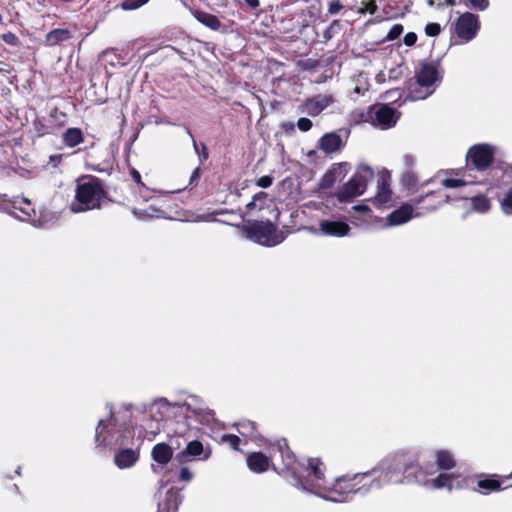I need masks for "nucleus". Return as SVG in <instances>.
<instances>
[{
    "mask_svg": "<svg viewBox=\"0 0 512 512\" xmlns=\"http://www.w3.org/2000/svg\"><path fill=\"white\" fill-rule=\"evenodd\" d=\"M286 446V444H284ZM283 459V471L288 481L298 489L332 502L345 501V495H365L372 490L367 472L352 476L344 475L329 482L325 478V465L319 458H308L298 462L288 447L278 445Z\"/></svg>",
    "mask_w": 512,
    "mask_h": 512,
    "instance_id": "obj_1",
    "label": "nucleus"
},
{
    "mask_svg": "<svg viewBox=\"0 0 512 512\" xmlns=\"http://www.w3.org/2000/svg\"><path fill=\"white\" fill-rule=\"evenodd\" d=\"M412 459L406 453H397L381 460L378 465L367 473L373 478L369 481L372 490L382 489L390 484H401L412 468Z\"/></svg>",
    "mask_w": 512,
    "mask_h": 512,
    "instance_id": "obj_2",
    "label": "nucleus"
},
{
    "mask_svg": "<svg viewBox=\"0 0 512 512\" xmlns=\"http://www.w3.org/2000/svg\"><path fill=\"white\" fill-rule=\"evenodd\" d=\"M105 197L100 181L95 177L79 179L75 189V199L70 204L73 213H81L98 209Z\"/></svg>",
    "mask_w": 512,
    "mask_h": 512,
    "instance_id": "obj_3",
    "label": "nucleus"
},
{
    "mask_svg": "<svg viewBox=\"0 0 512 512\" xmlns=\"http://www.w3.org/2000/svg\"><path fill=\"white\" fill-rule=\"evenodd\" d=\"M438 67L432 63H424L416 72L415 81L409 85L408 97L412 101L423 100L434 93L441 81Z\"/></svg>",
    "mask_w": 512,
    "mask_h": 512,
    "instance_id": "obj_4",
    "label": "nucleus"
},
{
    "mask_svg": "<svg viewBox=\"0 0 512 512\" xmlns=\"http://www.w3.org/2000/svg\"><path fill=\"white\" fill-rule=\"evenodd\" d=\"M142 412V429L144 437L149 440L153 439L163 428V422L170 411V404L166 399H157L154 402L143 405Z\"/></svg>",
    "mask_w": 512,
    "mask_h": 512,
    "instance_id": "obj_5",
    "label": "nucleus"
},
{
    "mask_svg": "<svg viewBox=\"0 0 512 512\" xmlns=\"http://www.w3.org/2000/svg\"><path fill=\"white\" fill-rule=\"evenodd\" d=\"M127 438L123 426L112 414L107 420H100L96 427L95 440L98 445L121 446L127 443Z\"/></svg>",
    "mask_w": 512,
    "mask_h": 512,
    "instance_id": "obj_6",
    "label": "nucleus"
},
{
    "mask_svg": "<svg viewBox=\"0 0 512 512\" xmlns=\"http://www.w3.org/2000/svg\"><path fill=\"white\" fill-rule=\"evenodd\" d=\"M247 237L263 246H276L284 241V233L278 231L277 227L267 221H255L245 227Z\"/></svg>",
    "mask_w": 512,
    "mask_h": 512,
    "instance_id": "obj_7",
    "label": "nucleus"
},
{
    "mask_svg": "<svg viewBox=\"0 0 512 512\" xmlns=\"http://www.w3.org/2000/svg\"><path fill=\"white\" fill-rule=\"evenodd\" d=\"M373 177L374 171L371 167L365 164L359 165L354 176L337 192L338 200L340 202H347L352 198L362 195Z\"/></svg>",
    "mask_w": 512,
    "mask_h": 512,
    "instance_id": "obj_8",
    "label": "nucleus"
},
{
    "mask_svg": "<svg viewBox=\"0 0 512 512\" xmlns=\"http://www.w3.org/2000/svg\"><path fill=\"white\" fill-rule=\"evenodd\" d=\"M497 148L488 143L475 144L466 154L467 162L478 171L486 170L494 161Z\"/></svg>",
    "mask_w": 512,
    "mask_h": 512,
    "instance_id": "obj_9",
    "label": "nucleus"
},
{
    "mask_svg": "<svg viewBox=\"0 0 512 512\" xmlns=\"http://www.w3.org/2000/svg\"><path fill=\"white\" fill-rule=\"evenodd\" d=\"M398 119L399 113L386 104L370 107L366 118L374 127L381 130L392 128Z\"/></svg>",
    "mask_w": 512,
    "mask_h": 512,
    "instance_id": "obj_10",
    "label": "nucleus"
},
{
    "mask_svg": "<svg viewBox=\"0 0 512 512\" xmlns=\"http://www.w3.org/2000/svg\"><path fill=\"white\" fill-rule=\"evenodd\" d=\"M480 23L478 16L465 12L456 21L455 32L463 43L471 41L478 33Z\"/></svg>",
    "mask_w": 512,
    "mask_h": 512,
    "instance_id": "obj_11",
    "label": "nucleus"
},
{
    "mask_svg": "<svg viewBox=\"0 0 512 512\" xmlns=\"http://www.w3.org/2000/svg\"><path fill=\"white\" fill-rule=\"evenodd\" d=\"M211 456V450L209 447L198 441L193 440L187 443L185 449L176 455V460L180 463L190 462L194 459L207 460Z\"/></svg>",
    "mask_w": 512,
    "mask_h": 512,
    "instance_id": "obj_12",
    "label": "nucleus"
},
{
    "mask_svg": "<svg viewBox=\"0 0 512 512\" xmlns=\"http://www.w3.org/2000/svg\"><path fill=\"white\" fill-rule=\"evenodd\" d=\"M335 102V98L331 94H318L307 99L301 105V111L310 116L319 115L324 109Z\"/></svg>",
    "mask_w": 512,
    "mask_h": 512,
    "instance_id": "obj_13",
    "label": "nucleus"
},
{
    "mask_svg": "<svg viewBox=\"0 0 512 512\" xmlns=\"http://www.w3.org/2000/svg\"><path fill=\"white\" fill-rule=\"evenodd\" d=\"M373 203L379 208H389L394 203L387 174H382L377 181V193L373 198Z\"/></svg>",
    "mask_w": 512,
    "mask_h": 512,
    "instance_id": "obj_14",
    "label": "nucleus"
},
{
    "mask_svg": "<svg viewBox=\"0 0 512 512\" xmlns=\"http://www.w3.org/2000/svg\"><path fill=\"white\" fill-rule=\"evenodd\" d=\"M190 401L186 403L187 409L191 411L197 420L206 426H213L215 423L214 412L204 406L196 396H191Z\"/></svg>",
    "mask_w": 512,
    "mask_h": 512,
    "instance_id": "obj_15",
    "label": "nucleus"
},
{
    "mask_svg": "<svg viewBox=\"0 0 512 512\" xmlns=\"http://www.w3.org/2000/svg\"><path fill=\"white\" fill-rule=\"evenodd\" d=\"M422 213H414V207L411 204H403L398 209L394 210L387 216L388 226H398L405 224L413 217H420Z\"/></svg>",
    "mask_w": 512,
    "mask_h": 512,
    "instance_id": "obj_16",
    "label": "nucleus"
},
{
    "mask_svg": "<svg viewBox=\"0 0 512 512\" xmlns=\"http://www.w3.org/2000/svg\"><path fill=\"white\" fill-rule=\"evenodd\" d=\"M319 231L324 236L343 237L348 235L350 226L343 221L322 220L319 223Z\"/></svg>",
    "mask_w": 512,
    "mask_h": 512,
    "instance_id": "obj_17",
    "label": "nucleus"
},
{
    "mask_svg": "<svg viewBox=\"0 0 512 512\" xmlns=\"http://www.w3.org/2000/svg\"><path fill=\"white\" fill-rule=\"evenodd\" d=\"M183 496L180 491L174 488L167 490L165 498L158 504V512H177L182 503Z\"/></svg>",
    "mask_w": 512,
    "mask_h": 512,
    "instance_id": "obj_18",
    "label": "nucleus"
},
{
    "mask_svg": "<svg viewBox=\"0 0 512 512\" xmlns=\"http://www.w3.org/2000/svg\"><path fill=\"white\" fill-rule=\"evenodd\" d=\"M138 459L139 452L131 448L122 449L114 455V463L119 469H127L134 466Z\"/></svg>",
    "mask_w": 512,
    "mask_h": 512,
    "instance_id": "obj_19",
    "label": "nucleus"
},
{
    "mask_svg": "<svg viewBox=\"0 0 512 512\" xmlns=\"http://www.w3.org/2000/svg\"><path fill=\"white\" fill-rule=\"evenodd\" d=\"M343 145L344 143L340 135L336 132H331L323 135L320 138L318 147L324 153L330 154L340 150Z\"/></svg>",
    "mask_w": 512,
    "mask_h": 512,
    "instance_id": "obj_20",
    "label": "nucleus"
},
{
    "mask_svg": "<svg viewBox=\"0 0 512 512\" xmlns=\"http://www.w3.org/2000/svg\"><path fill=\"white\" fill-rule=\"evenodd\" d=\"M271 463L270 457L261 452H254L247 457V466L255 473H262L268 470Z\"/></svg>",
    "mask_w": 512,
    "mask_h": 512,
    "instance_id": "obj_21",
    "label": "nucleus"
},
{
    "mask_svg": "<svg viewBox=\"0 0 512 512\" xmlns=\"http://www.w3.org/2000/svg\"><path fill=\"white\" fill-rule=\"evenodd\" d=\"M152 458L155 462L165 465L170 462L173 456L172 448L166 443L156 444L151 452Z\"/></svg>",
    "mask_w": 512,
    "mask_h": 512,
    "instance_id": "obj_22",
    "label": "nucleus"
},
{
    "mask_svg": "<svg viewBox=\"0 0 512 512\" xmlns=\"http://www.w3.org/2000/svg\"><path fill=\"white\" fill-rule=\"evenodd\" d=\"M416 481L424 486H430L435 489H441V488H447L449 491L452 490V481L454 479L453 474L448 473H441L436 478L421 482L420 479H418V475H415Z\"/></svg>",
    "mask_w": 512,
    "mask_h": 512,
    "instance_id": "obj_23",
    "label": "nucleus"
},
{
    "mask_svg": "<svg viewBox=\"0 0 512 512\" xmlns=\"http://www.w3.org/2000/svg\"><path fill=\"white\" fill-rule=\"evenodd\" d=\"M466 203L471 212L480 214L488 212L491 206L489 199L483 195L466 198Z\"/></svg>",
    "mask_w": 512,
    "mask_h": 512,
    "instance_id": "obj_24",
    "label": "nucleus"
},
{
    "mask_svg": "<svg viewBox=\"0 0 512 512\" xmlns=\"http://www.w3.org/2000/svg\"><path fill=\"white\" fill-rule=\"evenodd\" d=\"M436 464L438 469L450 470L455 467L456 461L453 454L448 450H438L436 452Z\"/></svg>",
    "mask_w": 512,
    "mask_h": 512,
    "instance_id": "obj_25",
    "label": "nucleus"
},
{
    "mask_svg": "<svg viewBox=\"0 0 512 512\" xmlns=\"http://www.w3.org/2000/svg\"><path fill=\"white\" fill-rule=\"evenodd\" d=\"M63 142L68 147H75L83 142V134L79 128H69L62 135Z\"/></svg>",
    "mask_w": 512,
    "mask_h": 512,
    "instance_id": "obj_26",
    "label": "nucleus"
},
{
    "mask_svg": "<svg viewBox=\"0 0 512 512\" xmlns=\"http://www.w3.org/2000/svg\"><path fill=\"white\" fill-rule=\"evenodd\" d=\"M195 18L206 27L212 29V30H219L221 28V22L219 19L212 14L197 11L194 13Z\"/></svg>",
    "mask_w": 512,
    "mask_h": 512,
    "instance_id": "obj_27",
    "label": "nucleus"
},
{
    "mask_svg": "<svg viewBox=\"0 0 512 512\" xmlns=\"http://www.w3.org/2000/svg\"><path fill=\"white\" fill-rule=\"evenodd\" d=\"M354 82L353 92L358 95H364L369 90V78L366 73L359 72L352 79Z\"/></svg>",
    "mask_w": 512,
    "mask_h": 512,
    "instance_id": "obj_28",
    "label": "nucleus"
},
{
    "mask_svg": "<svg viewBox=\"0 0 512 512\" xmlns=\"http://www.w3.org/2000/svg\"><path fill=\"white\" fill-rule=\"evenodd\" d=\"M477 486L485 494L493 492V491H498L501 488V484H500L499 480L496 479L495 475L485 478V479H480L477 482Z\"/></svg>",
    "mask_w": 512,
    "mask_h": 512,
    "instance_id": "obj_29",
    "label": "nucleus"
},
{
    "mask_svg": "<svg viewBox=\"0 0 512 512\" xmlns=\"http://www.w3.org/2000/svg\"><path fill=\"white\" fill-rule=\"evenodd\" d=\"M69 38L70 32L66 29H55L47 34V41L52 45L68 40Z\"/></svg>",
    "mask_w": 512,
    "mask_h": 512,
    "instance_id": "obj_30",
    "label": "nucleus"
},
{
    "mask_svg": "<svg viewBox=\"0 0 512 512\" xmlns=\"http://www.w3.org/2000/svg\"><path fill=\"white\" fill-rule=\"evenodd\" d=\"M160 213L161 211L153 205L149 206V208L145 210L133 209V214L139 219L148 217H161Z\"/></svg>",
    "mask_w": 512,
    "mask_h": 512,
    "instance_id": "obj_31",
    "label": "nucleus"
},
{
    "mask_svg": "<svg viewBox=\"0 0 512 512\" xmlns=\"http://www.w3.org/2000/svg\"><path fill=\"white\" fill-rule=\"evenodd\" d=\"M464 4L467 8L475 11H485L490 5L489 0H464Z\"/></svg>",
    "mask_w": 512,
    "mask_h": 512,
    "instance_id": "obj_32",
    "label": "nucleus"
},
{
    "mask_svg": "<svg viewBox=\"0 0 512 512\" xmlns=\"http://www.w3.org/2000/svg\"><path fill=\"white\" fill-rule=\"evenodd\" d=\"M502 210L506 215L512 214V190L508 191L501 201Z\"/></svg>",
    "mask_w": 512,
    "mask_h": 512,
    "instance_id": "obj_33",
    "label": "nucleus"
},
{
    "mask_svg": "<svg viewBox=\"0 0 512 512\" xmlns=\"http://www.w3.org/2000/svg\"><path fill=\"white\" fill-rule=\"evenodd\" d=\"M442 185L446 188H459L467 185L463 179L458 178H446L442 180Z\"/></svg>",
    "mask_w": 512,
    "mask_h": 512,
    "instance_id": "obj_34",
    "label": "nucleus"
},
{
    "mask_svg": "<svg viewBox=\"0 0 512 512\" xmlns=\"http://www.w3.org/2000/svg\"><path fill=\"white\" fill-rule=\"evenodd\" d=\"M347 166L346 163H340L334 166L329 172H327L324 176V181L326 183L332 181V178L336 175H340L342 173V169Z\"/></svg>",
    "mask_w": 512,
    "mask_h": 512,
    "instance_id": "obj_35",
    "label": "nucleus"
},
{
    "mask_svg": "<svg viewBox=\"0 0 512 512\" xmlns=\"http://www.w3.org/2000/svg\"><path fill=\"white\" fill-rule=\"evenodd\" d=\"M222 442L227 443L234 450H239L240 438L233 434H224L221 438Z\"/></svg>",
    "mask_w": 512,
    "mask_h": 512,
    "instance_id": "obj_36",
    "label": "nucleus"
},
{
    "mask_svg": "<svg viewBox=\"0 0 512 512\" xmlns=\"http://www.w3.org/2000/svg\"><path fill=\"white\" fill-rule=\"evenodd\" d=\"M403 32V26L401 24H395L389 30L386 40L392 41L397 39Z\"/></svg>",
    "mask_w": 512,
    "mask_h": 512,
    "instance_id": "obj_37",
    "label": "nucleus"
},
{
    "mask_svg": "<svg viewBox=\"0 0 512 512\" xmlns=\"http://www.w3.org/2000/svg\"><path fill=\"white\" fill-rule=\"evenodd\" d=\"M441 31V27L437 23H429L425 27V32L428 36H437Z\"/></svg>",
    "mask_w": 512,
    "mask_h": 512,
    "instance_id": "obj_38",
    "label": "nucleus"
},
{
    "mask_svg": "<svg viewBox=\"0 0 512 512\" xmlns=\"http://www.w3.org/2000/svg\"><path fill=\"white\" fill-rule=\"evenodd\" d=\"M297 127L300 131L306 132L311 129L312 121L308 118L302 117L298 120Z\"/></svg>",
    "mask_w": 512,
    "mask_h": 512,
    "instance_id": "obj_39",
    "label": "nucleus"
},
{
    "mask_svg": "<svg viewBox=\"0 0 512 512\" xmlns=\"http://www.w3.org/2000/svg\"><path fill=\"white\" fill-rule=\"evenodd\" d=\"M341 9H343V5L339 0H332L328 6V12L331 15L337 14Z\"/></svg>",
    "mask_w": 512,
    "mask_h": 512,
    "instance_id": "obj_40",
    "label": "nucleus"
},
{
    "mask_svg": "<svg viewBox=\"0 0 512 512\" xmlns=\"http://www.w3.org/2000/svg\"><path fill=\"white\" fill-rule=\"evenodd\" d=\"M273 183V178L271 176H268V175H265V176H262L260 177L258 180H257V186L261 187V188H268L272 185Z\"/></svg>",
    "mask_w": 512,
    "mask_h": 512,
    "instance_id": "obj_41",
    "label": "nucleus"
},
{
    "mask_svg": "<svg viewBox=\"0 0 512 512\" xmlns=\"http://www.w3.org/2000/svg\"><path fill=\"white\" fill-rule=\"evenodd\" d=\"M179 478L181 481L189 482L193 478V473L187 467L180 469Z\"/></svg>",
    "mask_w": 512,
    "mask_h": 512,
    "instance_id": "obj_42",
    "label": "nucleus"
},
{
    "mask_svg": "<svg viewBox=\"0 0 512 512\" xmlns=\"http://www.w3.org/2000/svg\"><path fill=\"white\" fill-rule=\"evenodd\" d=\"M339 25L338 20H334L329 27L324 31L323 37L326 41L330 40L333 36L334 28Z\"/></svg>",
    "mask_w": 512,
    "mask_h": 512,
    "instance_id": "obj_43",
    "label": "nucleus"
},
{
    "mask_svg": "<svg viewBox=\"0 0 512 512\" xmlns=\"http://www.w3.org/2000/svg\"><path fill=\"white\" fill-rule=\"evenodd\" d=\"M402 182L407 186H412L416 183V177L412 172L404 173Z\"/></svg>",
    "mask_w": 512,
    "mask_h": 512,
    "instance_id": "obj_44",
    "label": "nucleus"
},
{
    "mask_svg": "<svg viewBox=\"0 0 512 512\" xmlns=\"http://www.w3.org/2000/svg\"><path fill=\"white\" fill-rule=\"evenodd\" d=\"M416 40H417V35H416L415 33H413V32H409V33H407V34L404 36V39H403L404 44H405L406 46H412V45H414V44H415V42H416Z\"/></svg>",
    "mask_w": 512,
    "mask_h": 512,
    "instance_id": "obj_45",
    "label": "nucleus"
},
{
    "mask_svg": "<svg viewBox=\"0 0 512 512\" xmlns=\"http://www.w3.org/2000/svg\"><path fill=\"white\" fill-rule=\"evenodd\" d=\"M122 7L124 10H134V9H138L139 7H141V5H138V0H131V1H126L122 4Z\"/></svg>",
    "mask_w": 512,
    "mask_h": 512,
    "instance_id": "obj_46",
    "label": "nucleus"
},
{
    "mask_svg": "<svg viewBox=\"0 0 512 512\" xmlns=\"http://www.w3.org/2000/svg\"><path fill=\"white\" fill-rule=\"evenodd\" d=\"M3 39L8 44H15L17 41V38L14 34L8 33L3 36Z\"/></svg>",
    "mask_w": 512,
    "mask_h": 512,
    "instance_id": "obj_47",
    "label": "nucleus"
},
{
    "mask_svg": "<svg viewBox=\"0 0 512 512\" xmlns=\"http://www.w3.org/2000/svg\"><path fill=\"white\" fill-rule=\"evenodd\" d=\"M200 178V169L199 168H196L191 177H190V184H193L195 183L198 179Z\"/></svg>",
    "mask_w": 512,
    "mask_h": 512,
    "instance_id": "obj_48",
    "label": "nucleus"
},
{
    "mask_svg": "<svg viewBox=\"0 0 512 512\" xmlns=\"http://www.w3.org/2000/svg\"><path fill=\"white\" fill-rule=\"evenodd\" d=\"M353 209L357 212H362V213H365V212H368L369 211V207L365 204H358V205H355L353 206Z\"/></svg>",
    "mask_w": 512,
    "mask_h": 512,
    "instance_id": "obj_49",
    "label": "nucleus"
},
{
    "mask_svg": "<svg viewBox=\"0 0 512 512\" xmlns=\"http://www.w3.org/2000/svg\"><path fill=\"white\" fill-rule=\"evenodd\" d=\"M403 161L406 167H411L414 164V158L411 155H405Z\"/></svg>",
    "mask_w": 512,
    "mask_h": 512,
    "instance_id": "obj_50",
    "label": "nucleus"
},
{
    "mask_svg": "<svg viewBox=\"0 0 512 512\" xmlns=\"http://www.w3.org/2000/svg\"><path fill=\"white\" fill-rule=\"evenodd\" d=\"M131 175H132V178H133V180L135 182H137L139 184L141 183V175H140V173L137 170L133 169L131 171Z\"/></svg>",
    "mask_w": 512,
    "mask_h": 512,
    "instance_id": "obj_51",
    "label": "nucleus"
},
{
    "mask_svg": "<svg viewBox=\"0 0 512 512\" xmlns=\"http://www.w3.org/2000/svg\"><path fill=\"white\" fill-rule=\"evenodd\" d=\"M244 1L246 2V4L249 7L253 8V9H255V8H257L259 6V1L258 0H244Z\"/></svg>",
    "mask_w": 512,
    "mask_h": 512,
    "instance_id": "obj_52",
    "label": "nucleus"
},
{
    "mask_svg": "<svg viewBox=\"0 0 512 512\" xmlns=\"http://www.w3.org/2000/svg\"><path fill=\"white\" fill-rule=\"evenodd\" d=\"M267 197V194L265 192H259L254 195L253 199L257 202L259 200L265 199Z\"/></svg>",
    "mask_w": 512,
    "mask_h": 512,
    "instance_id": "obj_53",
    "label": "nucleus"
},
{
    "mask_svg": "<svg viewBox=\"0 0 512 512\" xmlns=\"http://www.w3.org/2000/svg\"><path fill=\"white\" fill-rule=\"evenodd\" d=\"M439 197L441 198V200L439 201V204L449 202L452 199V196L448 195V194L439 195Z\"/></svg>",
    "mask_w": 512,
    "mask_h": 512,
    "instance_id": "obj_54",
    "label": "nucleus"
},
{
    "mask_svg": "<svg viewBox=\"0 0 512 512\" xmlns=\"http://www.w3.org/2000/svg\"><path fill=\"white\" fill-rule=\"evenodd\" d=\"M256 207V201L252 199L249 203H247L246 208L248 210H252Z\"/></svg>",
    "mask_w": 512,
    "mask_h": 512,
    "instance_id": "obj_55",
    "label": "nucleus"
},
{
    "mask_svg": "<svg viewBox=\"0 0 512 512\" xmlns=\"http://www.w3.org/2000/svg\"><path fill=\"white\" fill-rule=\"evenodd\" d=\"M20 211H21L24 215H26V216H27V219H30V218H31V214H30L29 209L20 207Z\"/></svg>",
    "mask_w": 512,
    "mask_h": 512,
    "instance_id": "obj_56",
    "label": "nucleus"
},
{
    "mask_svg": "<svg viewBox=\"0 0 512 512\" xmlns=\"http://www.w3.org/2000/svg\"><path fill=\"white\" fill-rule=\"evenodd\" d=\"M187 134H188L191 138H193V136H192V134H191V132H190L189 130H187ZM192 140H193L194 148H195V150L197 151V150H198L197 144H196V142H195V140H194V139H192Z\"/></svg>",
    "mask_w": 512,
    "mask_h": 512,
    "instance_id": "obj_57",
    "label": "nucleus"
},
{
    "mask_svg": "<svg viewBox=\"0 0 512 512\" xmlns=\"http://www.w3.org/2000/svg\"><path fill=\"white\" fill-rule=\"evenodd\" d=\"M248 426L251 427L252 429H254V423L253 422H248L247 424H243L242 428H246Z\"/></svg>",
    "mask_w": 512,
    "mask_h": 512,
    "instance_id": "obj_58",
    "label": "nucleus"
},
{
    "mask_svg": "<svg viewBox=\"0 0 512 512\" xmlns=\"http://www.w3.org/2000/svg\"><path fill=\"white\" fill-rule=\"evenodd\" d=\"M423 200H424V197H420V198L415 200V204L419 205Z\"/></svg>",
    "mask_w": 512,
    "mask_h": 512,
    "instance_id": "obj_59",
    "label": "nucleus"
},
{
    "mask_svg": "<svg viewBox=\"0 0 512 512\" xmlns=\"http://www.w3.org/2000/svg\"><path fill=\"white\" fill-rule=\"evenodd\" d=\"M149 0H138V5H141L143 6L144 4H146Z\"/></svg>",
    "mask_w": 512,
    "mask_h": 512,
    "instance_id": "obj_60",
    "label": "nucleus"
},
{
    "mask_svg": "<svg viewBox=\"0 0 512 512\" xmlns=\"http://www.w3.org/2000/svg\"><path fill=\"white\" fill-rule=\"evenodd\" d=\"M434 470H428V468H425L424 474H433Z\"/></svg>",
    "mask_w": 512,
    "mask_h": 512,
    "instance_id": "obj_61",
    "label": "nucleus"
},
{
    "mask_svg": "<svg viewBox=\"0 0 512 512\" xmlns=\"http://www.w3.org/2000/svg\"><path fill=\"white\" fill-rule=\"evenodd\" d=\"M50 160H51V161H54V160H60V156H51V157H50Z\"/></svg>",
    "mask_w": 512,
    "mask_h": 512,
    "instance_id": "obj_62",
    "label": "nucleus"
},
{
    "mask_svg": "<svg viewBox=\"0 0 512 512\" xmlns=\"http://www.w3.org/2000/svg\"><path fill=\"white\" fill-rule=\"evenodd\" d=\"M436 207H437L436 205H433V206H431V207L427 208V211H428V212L433 211V210H435V209H436Z\"/></svg>",
    "mask_w": 512,
    "mask_h": 512,
    "instance_id": "obj_63",
    "label": "nucleus"
},
{
    "mask_svg": "<svg viewBox=\"0 0 512 512\" xmlns=\"http://www.w3.org/2000/svg\"><path fill=\"white\" fill-rule=\"evenodd\" d=\"M433 196H435V193H428V194H426L425 197L428 198V197H433Z\"/></svg>",
    "mask_w": 512,
    "mask_h": 512,
    "instance_id": "obj_64",
    "label": "nucleus"
}]
</instances>
